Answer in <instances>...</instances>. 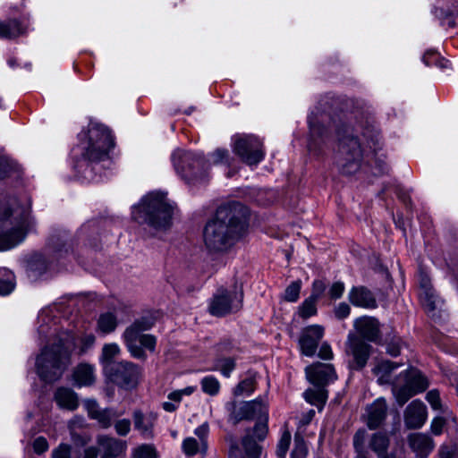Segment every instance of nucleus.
<instances>
[{"instance_id":"26","label":"nucleus","mask_w":458,"mask_h":458,"mask_svg":"<svg viewBox=\"0 0 458 458\" xmlns=\"http://www.w3.org/2000/svg\"><path fill=\"white\" fill-rule=\"evenodd\" d=\"M349 301L352 305L364 309H375L377 306L373 293L364 286L352 287L349 292Z\"/></svg>"},{"instance_id":"23","label":"nucleus","mask_w":458,"mask_h":458,"mask_svg":"<svg viewBox=\"0 0 458 458\" xmlns=\"http://www.w3.org/2000/svg\"><path fill=\"white\" fill-rule=\"evenodd\" d=\"M353 326L362 339L376 342L379 338V322L375 318L366 316L358 318Z\"/></svg>"},{"instance_id":"56","label":"nucleus","mask_w":458,"mask_h":458,"mask_svg":"<svg viewBox=\"0 0 458 458\" xmlns=\"http://www.w3.org/2000/svg\"><path fill=\"white\" fill-rule=\"evenodd\" d=\"M48 449V443L43 437H37L33 442V450L36 454H41Z\"/></svg>"},{"instance_id":"37","label":"nucleus","mask_w":458,"mask_h":458,"mask_svg":"<svg viewBox=\"0 0 458 458\" xmlns=\"http://www.w3.org/2000/svg\"><path fill=\"white\" fill-rule=\"evenodd\" d=\"M235 369V360L230 357L217 358L214 363V370H219L223 376L229 377Z\"/></svg>"},{"instance_id":"43","label":"nucleus","mask_w":458,"mask_h":458,"mask_svg":"<svg viewBox=\"0 0 458 458\" xmlns=\"http://www.w3.org/2000/svg\"><path fill=\"white\" fill-rule=\"evenodd\" d=\"M301 288V281H294L291 283L284 291V299L287 301L294 302L299 299Z\"/></svg>"},{"instance_id":"20","label":"nucleus","mask_w":458,"mask_h":458,"mask_svg":"<svg viewBox=\"0 0 458 458\" xmlns=\"http://www.w3.org/2000/svg\"><path fill=\"white\" fill-rule=\"evenodd\" d=\"M387 415V404L384 398H377L366 407L364 419L369 429L379 428Z\"/></svg>"},{"instance_id":"1","label":"nucleus","mask_w":458,"mask_h":458,"mask_svg":"<svg viewBox=\"0 0 458 458\" xmlns=\"http://www.w3.org/2000/svg\"><path fill=\"white\" fill-rule=\"evenodd\" d=\"M229 421L233 425L242 420H256L252 428L245 430L242 439L244 454L233 437H227L229 458H259L261 446L259 442L266 439L268 434V408L267 402L259 397L250 402L232 403L228 406Z\"/></svg>"},{"instance_id":"14","label":"nucleus","mask_w":458,"mask_h":458,"mask_svg":"<svg viewBox=\"0 0 458 458\" xmlns=\"http://www.w3.org/2000/svg\"><path fill=\"white\" fill-rule=\"evenodd\" d=\"M327 120L326 114H320L312 113L309 118L310 125V140L308 143L309 150L318 154L322 149L323 145L327 143L329 138V129L331 125L326 127L325 123Z\"/></svg>"},{"instance_id":"17","label":"nucleus","mask_w":458,"mask_h":458,"mask_svg":"<svg viewBox=\"0 0 458 458\" xmlns=\"http://www.w3.org/2000/svg\"><path fill=\"white\" fill-rule=\"evenodd\" d=\"M323 335L324 327L322 326L311 325L303 328L299 340L301 353L308 357L313 356Z\"/></svg>"},{"instance_id":"58","label":"nucleus","mask_w":458,"mask_h":458,"mask_svg":"<svg viewBox=\"0 0 458 458\" xmlns=\"http://www.w3.org/2000/svg\"><path fill=\"white\" fill-rule=\"evenodd\" d=\"M351 308L345 302H341L335 309V315L338 319H344L350 314Z\"/></svg>"},{"instance_id":"31","label":"nucleus","mask_w":458,"mask_h":458,"mask_svg":"<svg viewBox=\"0 0 458 458\" xmlns=\"http://www.w3.org/2000/svg\"><path fill=\"white\" fill-rule=\"evenodd\" d=\"M25 32L26 28L16 19L0 21V38L13 39Z\"/></svg>"},{"instance_id":"25","label":"nucleus","mask_w":458,"mask_h":458,"mask_svg":"<svg viewBox=\"0 0 458 458\" xmlns=\"http://www.w3.org/2000/svg\"><path fill=\"white\" fill-rule=\"evenodd\" d=\"M144 335L145 334H143V332L139 331L137 328L131 326L128 327L123 332V337L125 345L131 355L136 359H146L145 352L139 344L141 342V336Z\"/></svg>"},{"instance_id":"12","label":"nucleus","mask_w":458,"mask_h":458,"mask_svg":"<svg viewBox=\"0 0 458 458\" xmlns=\"http://www.w3.org/2000/svg\"><path fill=\"white\" fill-rule=\"evenodd\" d=\"M105 374L117 386L129 389L137 385L140 369L132 362L123 360L108 365Z\"/></svg>"},{"instance_id":"28","label":"nucleus","mask_w":458,"mask_h":458,"mask_svg":"<svg viewBox=\"0 0 458 458\" xmlns=\"http://www.w3.org/2000/svg\"><path fill=\"white\" fill-rule=\"evenodd\" d=\"M96 369L93 365L82 362L78 364L72 373L74 383L77 386H90L96 381Z\"/></svg>"},{"instance_id":"50","label":"nucleus","mask_w":458,"mask_h":458,"mask_svg":"<svg viewBox=\"0 0 458 458\" xmlns=\"http://www.w3.org/2000/svg\"><path fill=\"white\" fill-rule=\"evenodd\" d=\"M439 458H458V448L455 445H443L438 450Z\"/></svg>"},{"instance_id":"57","label":"nucleus","mask_w":458,"mask_h":458,"mask_svg":"<svg viewBox=\"0 0 458 458\" xmlns=\"http://www.w3.org/2000/svg\"><path fill=\"white\" fill-rule=\"evenodd\" d=\"M344 292V284L342 282L334 283L329 289V295L332 299L336 300L342 297Z\"/></svg>"},{"instance_id":"59","label":"nucleus","mask_w":458,"mask_h":458,"mask_svg":"<svg viewBox=\"0 0 458 458\" xmlns=\"http://www.w3.org/2000/svg\"><path fill=\"white\" fill-rule=\"evenodd\" d=\"M445 424V420L442 417L435 418L430 425L431 431L434 435H440L443 431V428Z\"/></svg>"},{"instance_id":"41","label":"nucleus","mask_w":458,"mask_h":458,"mask_svg":"<svg viewBox=\"0 0 458 458\" xmlns=\"http://www.w3.org/2000/svg\"><path fill=\"white\" fill-rule=\"evenodd\" d=\"M291 443V434L289 431L283 432L276 446V455L279 458H285Z\"/></svg>"},{"instance_id":"35","label":"nucleus","mask_w":458,"mask_h":458,"mask_svg":"<svg viewBox=\"0 0 458 458\" xmlns=\"http://www.w3.org/2000/svg\"><path fill=\"white\" fill-rule=\"evenodd\" d=\"M117 327V318L111 313L101 314L98 320V327L103 334H109L114 331Z\"/></svg>"},{"instance_id":"64","label":"nucleus","mask_w":458,"mask_h":458,"mask_svg":"<svg viewBox=\"0 0 458 458\" xmlns=\"http://www.w3.org/2000/svg\"><path fill=\"white\" fill-rule=\"evenodd\" d=\"M98 451L96 447L90 446L84 450L83 458H98Z\"/></svg>"},{"instance_id":"9","label":"nucleus","mask_w":458,"mask_h":458,"mask_svg":"<svg viewBox=\"0 0 458 458\" xmlns=\"http://www.w3.org/2000/svg\"><path fill=\"white\" fill-rule=\"evenodd\" d=\"M392 385L396 402L403 406L413 395L424 392L428 387V380L420 370L411 368L400 373Z\"/></svg>"},{"instance_id":"21","label":"nucleus","mask_w":458,"mask_h":458,"mask_svg":"<svg viewBox=\"0 0 458 458\" xmlns=\"http://www.w3.org/2000/svg\"><path fill=\"white\" fill-rule=\"evenodd\" d=\"M427 415L426 405L420 400H414L405 409L404 423L409 428H420L426 422Z\"/></svg>"},{"instance_id":"61","label":"nucleus","mask_w":458,"mask_h":458,"mask_svg":"<svg viewBox=\"0 0 458 458\" xmlns=\"http://www.w3.org/2000/svg\"><path fill=\"white\" fill-rule=\"evenodd\" d=\"M318 356L323 360H331L333 358V352L327 343H323L320 346Z\"/></svg>"},{"instance_id":"32","label":"nucleus","mask_w":458,"mask_h":458,"mask_svg":"<svg viewBox=\"0 0 458 458\" xmlns=\"http://www.w3.org/2000/svg\"><path fill=\"white\" fill-rule=\"evenodd\" d=\"M398 367L397 364L389 361L383 360L378 362L373 369V373L377 377L379 384H389L392 382V372Z\"/></svg>"},{"instance_id":"51","label":"nucleus","mask_w":458,"mask_h":458,"mask_svg":"<svg viewBox=\"0 0 458 458\" xmlns=\"http://www.w3.org/2000/svg\"><path fill=\"white\" fill-rule=\"evenodd\" d=\"M366 439V431L359 429L353 436V446L357 454L365 453L364 443Z\"/></svg>"},{"instance_id":"5","label":"nucleus","mask_w":458,"mask_h":458,"mask_svg":"<svg viewBox=\"0 0 458 458\" xmlns=\"http://www.w3.org/2000/svg\"><path fill=\"white\" fill-rule=\"evenodd\" d=\"M176 209L175 204L159 191L144 196L140 202L132 208L131 217L141 225H148L156 230L170 227Z\"/></svg>"},{"instance_id":"4","label":"nucleus","mask_w":458,"mask_h":458,"mask_svg":"<svg viewBox=\"0 0 458 458\" xmlns=\"http://www.w3.org/2000/svg\"><path fill=\"white\" fill-rule=\"evenodd\" d=\"M33 226L30 201L23 204L14 201L11 208H0V251L21 243Z\"/></svg>"},{"instance_id":"45","label":"nucleus","mask_w":458,"mask_h":458,"mask_svg":"<svg viewBox=\"0 0 458 458\" xmlns=\"http://www.w3.org/2000/svg\"><path fill=\"white\" fill-rule=\"evenodd\" d=\"M182 452L187 456H193L199 451V444L194 437H186L182 445Z\"/></svg>"},{"instance_id":"33","label":"nucleus","mask_w":458,"mask_h":458,"mask_svg":"<svg viewBox=\"0 0 458 458\" xmlns=\"http://www.w3.org/2000/svg\"><path fill=\"white\" fill-rule=\"evenodd\" d=\"M16 286L14 274L8 268L0 267V296L11 294Z\"/></svg>"},{"instance_id":"36","label":"nucleus","mask_w":458,"mask_h":458,"mask_svg":"<svg viewBox=\"0 0 458 458\" xmlns=\"http://www.w3.org/2000/svg\"><path fill=\"white\" fill-rule=\"evenodd\" d=\"M303 395L308 403L317 406L324 405L327 398V391L321 387L318 389L310 388L304 392Z\"/></svg>"},{"instance_id":"2","label":"nucleus","mask_w":458,"mask_h":458,"mask_svg":"<svg viewBox=\"0 0 458 458\" xmlns=\"http://www.w3.org/2000/svg\"><path fill=\"white\" fill-rule=\"evenodd\" d=\"M247 228V212L240 203L219 207L204 229V243L212 252L229 250Z\"/></svg>"},{"instance_id":"27","label":"nucleus","mask_w":458,"mask_h":458,"mask_svg":"<svg viewBox=\"0 0 458 458\" xmlns=\"http://www.w3.org/2000/svg\"><path fill=\"white\" fill-rule=\"evenodd\" d=\"M134 428L145 438L153 437V428L157 420L154 413L144 414L141 411H134L132 414Z\"/></svg>"},{"instance_id":"7","label":"nucleus","mask_w":458,"mask_h":458,"mask_svg":"<svg viewBox=\"0 0 458 458\" xmlns=\"http://www.w3.org/2000/svg\"><path fill=\"white\" fill-rule=\"evenodd\" d=\"M341 131V128H336L339 140L337 162L342 173L350 175L355 174L360 167L362 149L359 140L349 133L348 128L344 127L343 135Z\"/></svg>"},{"instance_id":"54","label":"nucleus","mask_w":458,"mask_h":458,"mask_svg":"<svg viewBox=\"0 0 458 458\" xmlns=\"http://www.w3.org/2000/svg\"><path fill=\"white\" fill-rule=\"evenodd\" d=\"M142 350L145 348L153 352L157 344V338L153 335L146 334L141 336V342L139 344Z\"/></svg>"},{"instance_id":"38","label":"nucleus","mask_w":458,"mask_h":458,"mask_svg":"<svg viewBox=\"0 0 458 458\" xmlns=\"http://www.w3.org/2000/svg\"><path fill=\"white\" fill-rule=\"evenodd\" d=\"M202 391L209 395H216L220 390V383L214 376H207L200 381Z\"/></svg>"},{"instance_id":"48","label":"nucleus","mask_w":458,"mask_h":458,"mask_svg":"<svg viewBox=\"0 0 458 458\" xmlns=\"http://www.w3.org/2000/svg\"><path fill=\"white\" fill-rule=\"evenodd\" d=\"M426 400L435 411L442 410V403L438 390L432 389L426 394Z\"/></svg>"},{"instance_id":"22","label":"nucleus","mask_w":458,"mask_h":458,"mask_svg":"<svg viewBox=\"0 0 458 458\" xmlns=\"http://www.w3.org/2000/svg\"><path fill=\"white\" fill-rule=\"evenodd\" d=\"M100 458H123L126 451V442L109 437L98 439Z\"/></svg>"},{"instance_id":"42","label":"nucleus","mask_w":458,"mask_h":458,"mask_svg":"<svg viewBox=\"0 0 458 458\" xmlns=\"http://www.w3.org/2000/svg\"><path fill=\"white\" fill-rule=\"evenodd\" d=\"M255 389V380L252 377H248L241 381L234 389V394H250Z\"/></svg>"},{"instance_id":"52","label":"nucleus","mask_w":458,"mask_h":458,"mask_svg":"<svg viewBox=\"0 0 458 458\" xmlns=\"http://www.w3.org/2000/svg\"><path fill=\"white\" fill-rule=\"evenodd\" d=\"M114 429L119 436L124 437L131 430V421L128 419L118 420L114 423Z\"/></svg>"},{"instance_id":"18","label":"nucleus","mask_w":458,"mask_h":458,"mask_svg":"<svg viewBox=\"0 0 458 458\" xmlns=\"http://www.w3.org/2000/svg\"><path fill=\"white\" fill-rule=\"evenodd\" d=\"M84 406L88 411L89 416L97 420L101 428H109L113 421L122 415L114 409H100L98 403L95 400H86Z\"/></svg>"},{"instance_id":"46","label":"nucleus","mask_w":458,"mask_h":458,"mask_svg":"<svg viewBox=\"0 0 458 458\" xmlns=\"http://www.w3.org/2000/svg\"><path fill=\"white\" fill-rule=\"evenodd\" d=\"M307 455V446L302 438L295 437L294 447L291 454V458H305Z\"/></svg>"},{"instance_id":"47","label":"nucleus","mask_w":458,"mask_h":458,"mask_svg":"<svg viewBox=\"0 0 458 458\" xmlns=\"http://www.w3.org/2000/svg\"><path fill=\"white\" fill-rule=\"evenodd\" d=\"M196 388V386H187L183 389L173 391L168 394L167 398L170 401L180 403L183 395L192 394L195 392Z\"/></svg>"},{"instance_id":"39","label":"nucleus","mask_w":458,"mask_h":458,"mask_svg":"<svg viewBox=\"0 0 458 458\" xmlns=\"http://www.w3.org/2000/svg\"><path fill=\"white\" fill-rule=\"evenodd\" d=\"M132 458H158V454L153 445L142 444L133 450Z\"/></svg>"},{"instance_id":"13","label":"nucleus","mask_w":458,"mask_h":458,"mask_svg":"<svg viewBox=\"0 0 458 458\" xmlns=\"http://www.w3.org/2000/svg\"><path fill=\"white\" fill-rule=\"evenodd\" d=\"M372 346L364 339L349 334L346 341V354L352 359L349 360V368L352 370H361L367 365L370 357Z\"/></svg>"},{"instance_id":"40","label":"nucleus","mask_w":458,"mask_h":458,"mask_svg":"<svg viewBox=\"0 0 458 458\" xmlns=\"http://www.w3.org/2000/svg\"><path fill=\"white\" fill-rule=\"evenodd\" d=\"M317 301L318 300H315L310 296L307 298L299 307L300 317L302 318H308L311 316H314L317 313Z\"/></svg>"},{"instance_id":"10","label":"nucleus","mask_w":458,"mask_h":458,"mask_svg":"<svg viewBox=\"0 0 458 458\" xmlns=\"http://www.w3.org/2000/svg\"><path fill=\"white\" fill-rule=\"evenodd\" d=\"M242 290L219 288L209 301L208 311L215 317L235 313L242 308Z\"/></svg>"},{"instance_id":"62","label":"nucleus","mask_w":458,"mask_h":458,"mask_svg":"<svg viewBox=\"0 0 458 458\" xmlns=\"http://www.w3.org/2000/svg\"><path fill=\"white\" fill-rule=\"evenodd\" d=\"M213 162L219 163L223 162L225 157H228V151L223 149H217L213 153Z\"/></svg>"},{"instance_id":"11","label":"nucleus","mask_w":458,"mask_h":458,"mask_svg":"<svg viewBox=\"0 0 458 458\" xmlns=\"http://www.w3.org/2000/svg\"><path fill=\"white\" fill-rule=\"evenodd\" d=\"M234 153L248 165H256L265 157L262 141L254 135L237 138L233 145Z\"/></svg>"},{"instance_id":"63","label":"nucleus","mask_w":458,"mask_h":458,"mask_svg":"<svg viewBox=\"0 0 458 458\" xmlns=\"http://www.w3.org/2000/svg\"><path fill=\"white\" fill-rule=\"evenodd\" d=\"M434 59L437 60L436 66H438L441 69L448 68L450 65L449 61L442 58L439 55H431Z\"/></svg>"},{"instance_id":"49","label":"nucleus","mask_w":458,"mask_h":458,"mask_svg":"<svg viewBox=\"0 0 458 458\" xmlns=\"http://www.w3.org/2000/svg\"><path fill=\"white\" fill-rule=\"evenodd\" d=\"M155 324V320L151 317H142L136 319L131 327L137 328L139 331L144 332L149 330Z\"/></svg>"},{"instance_id":"19","label":"nucleus","mask_w":458,"mask_h":458,"mask_svg":"<svg viewBox=\"0 0 458 458\" xmlns=\"http://www.w3.org/2000/svg\"><path fill=\"white\" fill-rule=\"evenodd\" d=\"M433 13L441 25L453 28L458 17V0H437Z\"/></svg>"},{"instance_id":"55","label":"nucleus","mask_w":458,"mask_h":458,"mask_svg":"<svg viewBox=\"0 0 458 458\" xmlns=\"http://www.w3.org/2000/svg\"><path fill=\"white\" fill-rule=\"evenodd\" d=\"M53 458H71V446L66 444H61L52 453Z\"/></svg>"},{"instance_id":"8","label":"nucleus","mask_w":458,"mask_h":458,"mask_svg":"<svg viewBox=\"0 0 458 458\" xmlns=\"http://www.w3.org/2000/svg\"><path fill=\"white\" fill-rule=\"evenodd\" d=\"M172 161L176 172L189 183L204 180L209 168L201 155L182 149L173 153Z\"/></svg>"},{"instance_id":"29","label":"nucleus","mask_w":458,"mask_h":458,"mask_svg":"<svg viewBox=\"0 0 458 458\" xmlns=\"http://www.w3.org/2000/svg\"><path fill=\"white\" fill-rule=\"evenodd\" d=\"M389 445V437L383 432L372 434L369 442V448L377 454V458H391L387 454Z\"/></svg>"},{"instance_id":"44","label":"nucleus","mask_w":458,"mask_h":458,"mask_svg":"<svg viewBox=\"0 0 458 458\" xmlns=\"http://www.w3.org/2000/svg\"><path fill=\"white\" fill-rule=\"evenodd\" d=\"M209 432V426L207 422L201 424L198 428H195L194 434L199 438L200 440V452L206 453L208 449V442L207 437Z\"/></svg>"},{"instance_id":"34","label":"nucleus","mask_w":458,"mask_h":458,"mask_svg":"<svg viewBox=\"0 0 458 458\" xmlns=\"http://www.w3.org/2000/svg\"><path fill=\"white\" fill-rule=\"evenodd\" d=\"M120 353V347L117 344H106L102 348V352L99 358L100 363L103 366L104 372L110 364H115L118 361H114V358Z\"/></svg>"},{"instance_id":"6","label":"nucleus","mask_w":458,"mask_h":458,"mask_svg":"<svg viewBox=\"0 0 458 458\" xmlns=\"http://www.w3.org/2000/svg\"><path fill=\"white\" fill-rule=\"evenodd\" d=\"M79 150L84 160L98 163L109 157V151L114 148V137L110 130L100 123L89 125L86 132L79 134Z\"/></svg>"},{"instance_id":"24","label":"nucleus","mask_w":458,"mask_h":458,"mask_svg":"<svg viewBox=\"0 0 458 458\" xmlns=\"http://www.w3.org/2000/svg\"><path fill=\"white\" fill-rule=\"evenodd\" d=\"M408 442L418 458H426L435 447V443L431 437L423 433L409 435Z\"/></svg>"},{"instance_id":"3","label":"nucleus","mask_w":458,"mask_h":458,"mask_svg":"<svg viewBox=\"0 0 458 458\" xmlns=\"http://www.w3.org/2000/svg\"><path fill=\"white\" fill-rule=\"evenodd\" d=\"M74 345L73 337L69 334H64L52 344L43 348L36 359L38 377L47 383L58 380L71 363Z\"/></svg>"},{"instance_id":"16","label":"nucleus","mask_w":458,"mask_h":458,"mask_svg":"<svg viewBox=\"0 0 458 458\" xmlns=\"http://www.w3.org/2000/svg\"><path fill=\"white\" fill-rule=\"evenodd\" d=\"M305 372L308 380L321 388L336 379V373L331 364L317 362L308 366Z\"/></svg>"},{"instance_id":"53","label":"nucleus","mask_w":458,"mask_h":458,"mask_svg":"<svg viewBox=\"0 0 458 458\" xmlns=\"http://www.w3.org/2000/svg\"><path fill=\"white\" fill-rule=\"evenodd\" d=\"M327 289V284L322 280H315L312 284L310 297L318 300Z\"/></svg>"},{"instance_id":"60","label":"nucleus","mask_w":458,"mask_h":458,"mask_svg":"<svg viewBox=\"0 0 458 458\" xmlns=\"http://www.w3.org/2000/svg\"><path fill=\"white\" fill-rule=\"evenodd\" d=\"M95 336L91 334L84 335L81 338V352H85L89 348L92 347L95 343Z\"/></svg>"},{"instance_id":"30","label":"nucleus","mask_w":458,"mask_h":458,"mask_svg":"<svg viewBox=\"0 0 458 458\" xmlns=\"http://www.w3.org/2000/svg\"><path fill=\"white\" fill-rule=\"evenodd\" d=\"M55 400L61 408L73 411L79 402L76 393L67 387H60L55 393Z\"/></svg>"},{"instance_id":"15","label":"nucleus","mask_w":458,"mask_h":458,"mask_svg":"<svg viewBox=\"0 0 458 458\" xmlns=\"http://www.w3.org/2000/svg\"><path fill=\"white\" fill-rule=\"evenodd\" d=\"M419 286L421 305L428 315L435 316V312L442 309L443 300L436 293L430 278L424 273L420 274Z\"/></svg>"}]
</instances>
